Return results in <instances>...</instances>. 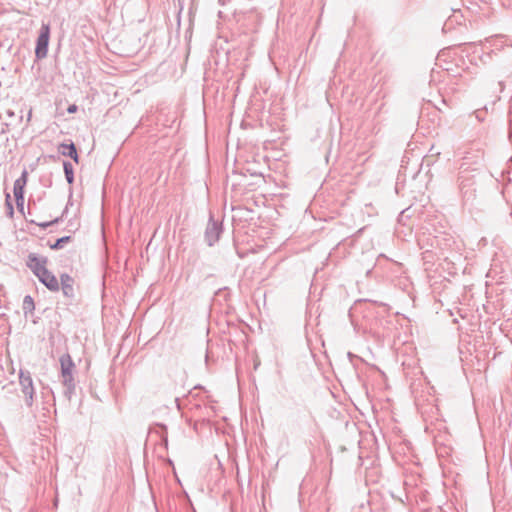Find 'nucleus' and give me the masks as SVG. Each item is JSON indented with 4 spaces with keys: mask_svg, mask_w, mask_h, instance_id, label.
I'll use <instances>...</instances> for the list:
<instances>
[{
    "mask_svg": "<svg viewBox=\"0 0 512 512\" xmlns=\"http://www.w3.org/2000/svg\"><path fill=\"white\" fill-rule=\"evenodd\" d=\"M50 39V25L42 23L39 35L36 41L35 56L37 59H44L48 53V45Z\"/></svg>",
    "mask_w": 512,
    "mask_h": 512,
    "instance_id": "obj_1",
    "label": "nucleus"
},
{
    "mask_svg": "<svg viewBox=\"0 0 512 512\" xmlns=\"http://www.w3.org/2000/svg\"><path fill=\"white\" fill-rule=\"evenodd\" d=\"M19 383L27 406H32L35 390L30 372L21 370L19 374Z\"/></svg>",
    "mask_w": 512,
    "mask_h": 512,
    "instance_id": "obj_2",
    "label": "nucleus"
},
{
    "mask_svg": "<svg viewBox=\"0 0 512 512\" xmlns=\"http://www.w3.org/2000/svg\"><path fill=\"white\" fill-rule=\"evenodd\" d=\"M222 231V223L214 220V218L210 216L204 234L208 246H213L219 240Z\"/></svg>",
    "mask_w": 512,
    "mask_h": 512,
    "instance_id": "obj_3",
    "label": "nucleus"
},
{
    "mask_svg": "<svg viewBox=\"0 0 512 512\" xmlns=\"http://www.w3.org/2000/svg\"><path fill=\"white\" fill-rule=\"evenodd\" d=\"M48 259L45 256H38L35 253H30L26 260V266L37 277L42 271L47 269Z\"/></svg>",
    "mask_w": 512,
    "mask_h": 512,
    "instance_id": "obj_4",
    "label": "nucleus"
},
{
    "mask_svg": "<svg viewBox=\"0 0 512 512\" xmlns=\"http://www.w3.org/2000/svg\"><path fill=\"white\" fill-rule=\"evenodd\" d=\"M38 280L50 291L57 292L60 290V284L56 276L49 271L48 269H45L37 276Z\"/></svg>",
    "mask_w": 512,
    "mask_h": 512,
    "instance_id": "obj_5",
    "label": "nucleus"
},
{
    "mask_svg": "<svg viewBox=\"0 0 512 512\" xmlns=\"http://www.w3.org/2000/svg\"><path fill=\"white\" fill-rule=\"evenodd\" d=\"M60 288L65 297L69 299H74L75 291H74V279L67 273H63L60 275Z\"/></svg>",
    "mask_w": 512,
    "mask_h": 512,
    "instance_id": "obj_6",
    "label": "nucleus"
},
{
    "mask_svg": "<svg viewBox=\"0 0 512 512\" xmlns=\"http://www.w3.org/2000/svg\"><path fill=\"white\" fill-rule=\"evenodd\" d=\"M61 383L64 387V395L68 400H71L72 396L75 394L76 390V381L74 378V374L61 376Z\"/></svg>",
    "mask_w": 512,
    "mask_h": 512,
    "instance_id": "obj_7",
    "label": "nucleus"
},
{
    "mask_svg": "<svg viewBox=\"0 0 512 512\" xmlns=\"http://www.w3.org/2000/svg\"><path fill=\"white\" fill-rule=\"evenodd\" d=\"M28 180V172L27 170H23L21 176L17 178L13 185V193L15 198H22L24 196V187L27 184Z\"/></svg>",
    "mask_w": 512,
    "mask_h": 512,
    "instance_id": "obj_8",
    "label": "nucleus"
},
{
    "mask_svg": "<svg viewBox=\"0 0 512 512\" xmlns=\"http://www.w3.org/2000/svg\"><path fill=\"white\" fill-rule=\"evenodd\" d=\"M60 366H61V376L70 375L73 373L75 369V364L72 360L70 354L65 353L59 358Z\"/></svg>",
    "mask_w": 512,
    "mask_h": 512,
    "instance_id": "obj_9",
    "label": "nucleus"
},
{
    "mask_svg": "<svg viewBox=\"0 0 512 512\" xmlns=\"http://www.w3.org/2000/svg\"><path fill=\"white\" fill-rule=\"evenodd\" d=\"M59 152L63 156H68V157L72 158L76 163H78L79 157H78L77 149H76V146L74 143L71 142L70 144H64V143L60 144Z\"/></svg>",
    "mask_w": 512,
    "mask_h": 512,
    "instance_id": "obj_10",
    "label": "nucleus"
},
{
    "mask_svg": "<svg viewBox=\"0 0 512 512\" xmlns=\"http://www.w3.org/2000/svg\"><path fill=\"white\" fill-rule=\"evenodd\" d=\"M6 114H7V122H6L7 126L17 127L23 121V110H20L19 114H16L12 110H7Z\"/></svg>",
    "mask_w": 512,
    "mask_h": 512,
    "instance_id": "obj_11",
    "label": "nucleus"
},
{
    "mask_svg": "<svg viewBox=\"0 0 512 512\" xmlns=\"http://www.w3.org/2000/svg\"><path fill=\"white\" fill-rule=\"evenodd\" d=\"M63 169H64L65 178H66L67 182L69 184H72L73 181H74L73 165L70 162H68V161H64L63 162Z\"/></svg>",
    "mask_w": 512,
    "mask_h": 512,
    "instance_id": "obj_12",
    "label": "nucleus"
},
{
    "mask_svg": "<svg viewBox=\"0 0 512 512\" xmlns=\"http://www.w3.org/2000/svg\"><path fill=\"white\" fill-rule=\"evenodd\" d=\"M71 241V236H63L59 239H57L53 244H50L49 247L52 250H59L62 249L65 244L69 243Z\"/></svg>",
    "mask_w": 512,
    "mask_h": 512,
    "instance_id": "obj_13",
    "label": "nucleus"
},
{
    "mask_svg": "<svg viewBox=\"0 0 512 512\" xmlns=\"http://www.w3.org/2000/svg\"><path fill=\"white\" fill-rule=\"evenodd\" d=\"M62 217H63V215H62V216H60V217H56L55 219H53V220H51V221H46V222H36V221H34V220H31V221H30V223H31V224H34V225H37V226H39V227H40V228H42V229H46V228H48L49 226H52V225H54V224L59 223V222L62 220Z\"/></svg>",
    "mask_w": 512,
    "mask_h": 512,
    "instance_id": "obj_14",
    "label": "nucleus"
},
{
    "mask_svg": "<svg viewBox=\"0 0 512 512\" xmlns=\"http://www.w3.org/2000/svg\"><path fill=\"white\" fill-rule=\"evenodd\" d=\"M5 205H6V214L9 218H13V215H14V208H13V205H12V202H11V198H10V194H6V199H5Z\"/></svg>",
    "mask_w": 512,
    "mask_h": 512,
    "instance_id": "obj_15",
    "label": "nucleus"
},
{
    "mask_svg": "<svg viewBox=\"0 0 512 512\" xmlns=\"http://www.w3.org/2000/svg\"><path fill=\"white\" fill-rule=\"evenodd\" d=\"M35 308L33 298L30 295L24 297L23 309L32 311Z\"/></svg>",
    "mask_w": 512,
    "mask_h": 512,
    "instance_id": "obj_16",
    "label": "nucleus"
},
{
    "mask_svg": "<svg viewBox=\"0 0 512 512\" xmlns=\"http://www.w3.org/2000/svg\"><path fill=\"white\" fill-rule=\"evenodd\" d=\"M15 201H16V206H17V209L21 212V213H24V196H22V198H15Z\"/></svg>",
    "mask_w": 512,
    "mask_h": 512,
    "instance_id": "obj_17",
    "label": "nucleus"
},
{
    "mask_svg": "<svg viewBox=\"0 0 512 512\" xmlns=\"http://www.w3.org/2000/svg\"><path fill=\"white\" fill-rule=\"evenodd\" d=\"M77 110H78V107H77L75 104L70 105V106L67 108V112H68V113H70V114H71V113H75Z\"/></svg>",
    "mask_w": 512,
    "mask_h": 512,
    "instance_id": "obj_18",
    "label": "nucleus"
},
{
    "mask_svg": "<svg viewBox=\"0 0 512 512\" xmlns=\"http://www.w3.org/2000/svg\"><path fill=\"white\" fill-rule=\"evenodd\" d=\"M31 117H32V109H29L28 114H27V120H26L25 127L28 126V124H29V122L31 120Z\"/></svg>",
    "mask_w": 512,
    "mask_h": 512,
    "instance_id": "obj_19",
    "label": "nucleus"
}]
</instances>
